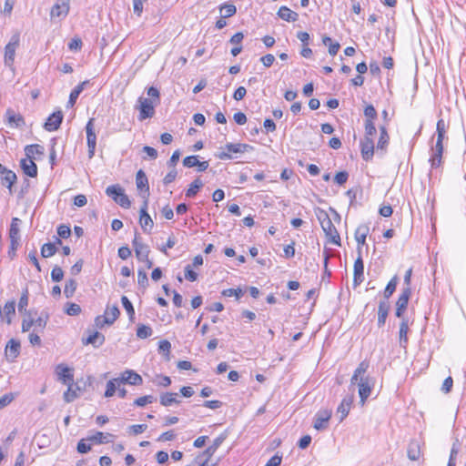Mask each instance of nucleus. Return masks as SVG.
<instances>
[{
	"mask_svg": "<svg viewBox=\"0 0 466 466\" xmlns=\"http://www.w3.org/2000/svg\"><path fill=\"white\" fill-rule=\"evenodd\" d=\"M106 194L116 204H130L125 189L119 184L107 187Z\"/></svg>",
	"mask_w": 466,
	"mask_h": 466,
	"instance_id": "1",
	"label": "nucleus"
},
{
	"mask_svg": "<svg viewBox=\"0 0 466 466\" xmlns=\"http://www.w3.org/2000/svg\"><path fill=\"white\" fill-rule=\"evenodd\" d=\"M20 44L19 35L12 36L10 42L5 47L4 60L5 64L8 66H13L15 62V51Z\"/></svg>",
	"mask_w": 466,
	"mask_h": 466,
	"instance_id": "2",
	"label": "nucleus"
},
{
	"mask_svg": "<svg viewBox=\"0 0 466 466\" xmlns=\"http://www.w3.org/2000/svg\"><path fill=\"white\" fill-rule=\"evenodd\" d=\"M136 186L137 194L147 202L149 196V186L147 177L142 169L136 174Z\"/></svg>",
	"mask_w": 466,
	"mask_h": 466,
	"instance_id": "3",
	"label": "nucleus"
},
{
	"mask_svg": "<svg viewBox=\"0 0 466 466\" xmlns=\"http://www.w3.org/2000/svg\"><path fill=\"white\" fill-rule=\"evenodd\" d=\"M411 296V288H402L401 293L400 294L396 301L395 315L397 318L402 319L407 309L410 298Z\"/></svg>",
	"mask_w": 466,
	"mask_h": 466,
	"instance_id": "4",
	"label": "nucleus"
},
{
	"mask_svg": "<svg viewBox=\"0 0 466 466\" xmlns=\"http://www.w3.org/2000/svg\"><path fill=\"white\" fill-rule=\"evenodd\" d=\"M157 105L150 101L148 98H138V119L143 121L147 118H151L155 115V106Z\"/></svg>",
	"mask_w": 466,
	"mask_h": 466,
	"instance_id": "5",
	"label": "nucleus"
},
{
	"mask_svg": "<svg viewBox=\"0 0 466 466\" xmlns=\"http://www.w3.org/2000/svg\"><path fill=\"white\" fill-rule=\"evenodd\" d=\"M251 147L248 144H243V143H236V144H233V143H228L225 147H224V151H222L220 154H219V158L220 159H231L232 158V154H237V153H243L245 151L248 150V148H250Z\"/></svg>",
	"mask_w": 466,
	"mask_h": 466,
	"instance_id": "6",
	"label": "nucleus"
},
{
	"mask_svg": "<svg viewBox=\"0 0 466 466\" xmlns=\"http://www.w3.org/2000/svg\"><path fill=\"white\" fill-rule=\"evenodd\" d=\"M88 157H93L96 147V135L94 130V118H90L86 126Z\"/></svg>",
	"mask_w": 466,
	"mask_h": 466,
	"instance_id": "7",
	"label": "nucleus"
},
{
	"mask_svg": "<svg viewBox=\"0 0 466 466\" xmlns=\"http://www.w3.org/2000/svg\"><path fill=\"white\" fill-rule=\"evenodd\" d=\"M358 258L354 262V285H360L364 279V263L362 259L361 248H357Z\"/></svg>",
	"mask_w": 466,
	"mask_h": 466,
	"instance_id": "8",
	"label": "nucleus"
},
{
	"mask_svg": "<svg viewBox=\"0 0 466 466\" xmlns=\"http://www.w3.org/2000/svg\"><path fill=\"white\" fill-rule=\"evenodd\" d=\"M331 417V411L329 410H319L314 417L313 427L317 431H324L328 428L329 420Z\"/></svg>",
	"mask_w": 466,
	"mask_h": 466,
	"instance_id": "9",
	"label": "nucleus"
},
{
	"mask_svg": "<svg viewBox=\"0 0 466 466\" xmlns=\"http://www.w3.org/2000/svg\"><path fill=\"white\" fill-rule=\"evenodd\" d=\"M121 384H128L133 386L141 385L143 382L142 377L133 370H126L118 377Z\"/></svg>",
	"mask_w": 466,
	"mask_h": 466,
	"instance_id": "10",
	"label": "nucleus"
},
{
	"mask_svg": "<svg viewBox=\"0 0 466 466\" xmlns=\"http://www.w3.org/2000/svg\"><path fill=\"white\" fill-rule=\"evenodd\" d=\"M19 165L25 176L32 178H35L37 177L38 168L35 161L25 157L20 159Z\"/></svg>",
	"mask_w": 466,
	"mask_h": 466,
	"instance_id": "11",
	"label": "nucleus"
},
{
	"mask_svg": "<svg viewBox=\"0 0 466 466\" xmlns=\"http://www.w3.org/2000/svg\"><path fill=\"white\" fill-rule=\"evenodd\" d=\"M326 237L329 238V242L340 246V237L336 229L332 220L330 222H325L324 225L321 226Z\"/></svg>",
	"mask_w": 466,
	"mask_h": 466,
	"instance_id": "12",
	"label": "nucleus"
},
{
	"mask_svg": "<svg viewBox=\"0 0 466 466\" xmlns=\"http://www.w3.org/2000/svg\"><path fill=\"white\" fill-rule=\"evenodd\" d=\"M63 117L64 116L61 110L54 112L47 117L46 121L45 122V129L50 132L57 130L60 127Z\"/></svg>",
	"mask_w": 466,
	"mask_h": 466,
	"instance_id": "13",
	"label": "nucleus"
},
{
	"mask_svg": "<svg viewBox=\"0 0 466 466\" xmlns=\"http://www.w3.org/2000/svg\"><path fill=\"white\" fill-rule=\"evenodd\" d=\"M24 151L25 157L36 161L44 156L45 147L39 144H31L25 146Z\"/></svg>",
	"mask_w": 466,
	"mask_h": 466,
	"instance_id": "14",
	"label": "nucleus"
},
{
	"mask_svg": "<svg viewBox=\"0 0 466 466\" xmlns=\"http://www.w3.org/2000/svg\"><path fill=\"white\" fill-rule=\"evenodd\" d=\"M56 373L58 377V380L67 385L71 382H74V374L70 368H68L65 364H58L56 368Z\"/></svg>",
	"mask_w": 466,
	"mask_h": 466,
	"instance_id": "15",
	"label": "nucleus"
},
{
	"mask_svg": "<svg viewBox=\"0 0 466 466\" xmlns=\"http://www.w3.org/2000/svg\"><path fill=\"white\" fill-rule=\"evenodd\" d=\"M133 247H134V249L136 252V257L139 261L147 260V257L149 254V248H148V246L143 244L140 241L137 233L133 239Z\"/></svg>",
	"mask_w": 466,
	"mask_h": 466,
	"instance_id": "16",
	"label": "nucleus"
},
{
	"mask_svg": "<svg viewBox=\"0 0 466 466\" xmlns=\"http://www.w3.org/2000/svg\"><path fill=\"white\" fill-rule=\"evenodd\" d=\"M374 142L372 138H363L360 140V152L365 161H370L374 156Z\"/></svg>",
	"mask_w": 466,
	"mask_h": 466,
	"instance_id": "17",
	"label": "nucleus"
},
{
	"mask_svg": "<svg viewBox=\"0 0 466 466\" xmlns=\"http://www.w3.org/2000/svg\"><path fill=\"white\" fill-rule=\"evenodd\" d=\"M1 174V183L3 186L6 187L9 189V192H12L13 186L16 183L17 177L15 173L10 169H7L4 167V169L0 171Z\"/></svg>",
	"mask_w": 466,
	"mask_h": 466,
	"instance_id": "18",
	"label": "nucleus"
},
{
	"mask_svg": "<svg viewBox=\"0 0 466 466\" xmlns=\"http://www.w3.org/2000/svg\"><path fill=\"white\" fill-rule=\"evenodd\" d=\"M20 342L11 339L5 346V356L9 361H14L20 353Z\"/></svg>",
	"mask_w": 466,
	"mask_h": 466,
	"instance_id": "19",
	"label": "nucleus"
},
{
	"mask_svg": "<svg viewBox=\"0 0 466 466\" xmlns=\"http://www.w3.org/2000/svg\"><path fill=\"white\" fill-rule=\"evenodd\" d=\"M371 393V385L369 377H361L359 382V395L363 405Z\"/></svg>",
	"mask_w": 466,
	"mask_h": 466,
	"instance_id": "20",
	"label": "nucleus"
},
{
	"mask_svg": "<svg viewBox=\"0 0 466 466\" xmlns=\"http://www.w3.org/2000/svg\"><path fill=\"white\" fill-rule=\"evenodd\" d=\"M6 123L11 127H19L25 125V119L21 114L8 108L5 112Z\"/></svg>",
	"mask_w": 466,
	"mask_h": 466,
	"instance_id": "21",
	"label": "nucleus"
},
{
	"mask_svg": "<svg viewBox=\"0 0 466 466\" xmlns=\"http://www.w3.org/2000/svg\"><path fill=\"white\" fill-rule=\"evenodd\" d=\"M69 12V0L55 4L50 11L52 18L66 17Z\"/></svg>",
	"mask_w": 466,
	"mask_h": 466,
	"instance_id": "22",
	"label": "nucleus"
},
{
	"mask_svg": "<svg viewBox=\"0 0 466 466\" xmlns=\"http://www.w3.org/2000/svg\"><path fill=\"white\" fill-rule=\"evenodd\" d=\"M147 206H143L140 209L139 224L146 233H150L153 228L154 222L147 211Z\"/></svg>",
	"mask_w": 466,
	"mask_h": 466,
	"instance_id": "23",
	"label": "nucleus"
},
{
	"mask_svg": "<svg viewBox=\"0 0 466 466\" xmlns=\"http://www.w3.org/2000/svg\"><path fill=\"white\" fill-rule=\"evenodd\" d=\"M353 395H347L342 399L337 409V412L340 414L339 421H342L348 416L353 402Z\"/></svg>",
	"mask_w": 466,
	"mask_h": 466,
	"instance_id": "24",
	"label": "nucleus"
},
{
	"mask_svg": "<svg viewBox=\"0 0 466 466\" xmlns=\"http://www.w3.org/2000/svg\"><path fill=\"white\" fill-rule=\"evenodd\" d=\"M390 306L387 300H380L378 306V326L383 327L386 323L387 317L389 315Z\"/></svg>",
	"mask_w": 466,
	"mask_h": 466,
	"instance_id": "25",
	"label": "nucleus"
},
{
	"mask_svg": "<svg viewBox=\"0 0 466 466\" xmlns=\"http://www.w3.org/2000/svg\"><path fill=\"white\" fill-rule=\"evenodd\" d=\"M390 142V136L388 134L387 128L384 126L380 127V138L377 143V151L378 153L380 151V155L383 156L386 152L387 147Z\"/></svg>",
	"mask_w": 466,
	"mask_h": 466,
	"instance_id": "26",
	"label": "nucleus"
},
{
	"mask_svg": "<svg viewBox=\"0 0 466 466\" xmlns=\"http://www.w3.org/2000/svg\"><path fill=\"white\" fill-rule=\"evenodd\" d=\"M409 321L408 319L402 318L401 322L400 324V330H399V341L400 346L403 349L407 348L408 345V332H409Z\"/></svg>",
	"mask_w": 466,
	"mask_h": 466,
	"instance_id": "27",
	"label": "nucleus"
},
{
	"mask_svg": "<svg viewBox=\"0 0 466 466\" xmlns=\"http://www.w3.org/2000/svg\"><path fill=\"white\" fill-rule=\"evenodd\" d=\"M67 386L66 391L64 392V400L70 403L80 396L81 388L73 382L67 384Z\"/></svg>",
	"mask_w": 466,
	"mask_h": 466,
	"instance_id": "28",
	"label": "nucleus"
},
{
	"mask_svg": "<svg viewBox=\"0 0 466 466\" xmlns=\"http://www.w3.org/2000/svg\"><path fill=\"white\" fill-rule=\"evenodd\" d=\"M104 342L105 336L98 331H95L89 334L86 339H83L84 344H91L94 348H99L104 344Z\"/></svg>",
	"mask_w": 466,
	"mask_h": 466,
	"instance_id": "29",
	"label": "nucleus"
},
{
	"mask_svg": "<svg viewBox=\"0 0 466 466\" xmlns=\"http://www.w3.org/2000/svg\"><path fill=\"white\" fill-rule=\"evenodd\" d=\"M370 228L367 225H360L355 231V239L358 243L357 248L363 247L366 243V238L369 234Z\"/></svg>",
	"mask_w": 466,
	"mask_h": 466,
	"instance_id": "30",
	"label": "nucleus"
},
{
	"mask_svg": "<svg viewBox=\"0 0 466 466\" xmlns=\"http://www.w3.org/2000/svg\"><path fill=\"white\" fill-rule=\"evenodd\" d=\"M89 84L88 80H85L79 83L70 93L67 101V107H73L76 102L80 93L84 90L85 86Z\"/></svg>",
	"mask_w": 466,
	"mask_h": 466,
	"instance_id": "31",
	"label": "nucleus"
},
{
	"mask_svg": "<svg viewBox=\"0 0 466 466\" xmlns=\"http://www.w3.org/2000/svg\"><path fill=\"white\" fill-rule=\"evenodd\" d=\"M120 311L116 305L112 307H107L105 315L103 322L106 323L107 325H112L116 319L119 317Z\"/></svg>",
	"mask_w": 466,
	"mask_h": 466,
	"instance_id": "32",
	"label": "nucleus"
},
{
	"mask_svg": "<svg viewBox=\"0 0 466 466\" xmlns=\"http://www.w3.org/2000/svg\"><path fill=\"white\" fill-rule=\"evenodd\" d=\"M278 15L279 18L287 22H295L299 17V15L296 12L285 5L279 7Z\"/></svg>",
	"mask_w": 466,
	"mask_h": 466,
	"instance_id": "33",
	"label": "nucleus"
},
{
	"mask_svg": "<svg viewBox=\"0 0 466 466\" xmlns=\"http://www.w3.org/2000/svg\"><path fill=\"white\" fill-rule=\"evenodd\" d=\"M113 439L114 435L110 433H104L101 431H97L94 435L88 437L89 441L96 442L97 444L112 442Z\"/></svg>",
	"mask_w": 466,
	"mask_h": 466,
	"instance_id": "34",
	"label": "nucleus"
},
{
	"mask_svg": "<svg viewBox=\"0 0 466 466\" xmlns=\"http://www.w3.org/2000/svg\"><path fill=\"white\" fill-rule=\"evenodd\" d=\"M408 458L410 461H418L420 457V446L419 441H411L409 443L408 451H407Z\"/></svg>",
	"mask_w": 466,
	"mask_h": 466,
	"instance_id": "35",
	"label": "nucleus"
},
{
	"mask_svg": "<svg viewBox=\"0 0 466 466\" xmlns=\"http://www.w3.org/2000/svg\"><path fill=\"white\" fill-rule=\"evenodd\" d=\"M121 382L119 381V379L118 377L117 378H114L112 380H109L107 382H106V391H105V397L106 398H111L115 395L117 388H119L121 386Z\"/></svg>",
	"mask_w": 466,
	"mask_h": 466,
	"instance_id": "36",
	"label": "nucleus"
},
{
	"mask_svg": "<svg viewBox=\"0 0 466 466\" xmlns=\"http://www.w3.org/2000/svg\"><path fill=\"white\" fill-rule=\"evenodd\" d=\"M28 300H29V292H28V289H25L23 290L22 295L19 299V302H18V311L21 314L29 315L30 311H28L26 309V307L28 306Z\"/></svg>",
	"mask_w": 466,
	"mask_h": 466,
	"instance_id": "37",
	"label": "nucleus"
},
{
	"mask_svg": "<svg viewBox=\"0 0 466 466\" xmlns=\"http://www.w3.org/2000/svg\"><path fill=\"white\" fill-rule=\"evenodd\" d=\"M398 282H399V278L398 276H394L390 281L389 283L387 284L385 289H384V292H383V296H384V299L383 300H387L389 301V299L392 296V294L395 292L396 290V288H397V285H398Z\"/></svg>",
	"mask_w": 466,
	"mask_h": 466,
	"instance_id": "38",
	"label": "nucleus"
},
{
	"mask_svg": "<svg viewBox=\"0 0 466 466\" xmlns=\"http://www.w3.org/2000/svg\"><path fill=\"white\" fill-rule=\"evenodd\" d=\"M322 43L329 47V54L330 56H335L339 52L340 48V45L339 42H333L329 36H323Z\"/></svg>",
	"mask_w": 466,
	"mask_h": 466,
	"instance_id": "39",
	"label": "nucleus"
},
{
	"mask_svg": "<svg viewBox=\"0 0 466 466\" xmlns=\"http://www.w3.org/2000/svg\"><path fill=\"white\" fill-rule=\"evenodd\" d=\"M226 434L221 433L219 436H218L214 441L212 445L208 446L206 449V457H210L213 455V453L216 451V450L221 445V443L225 441Z\"/></svg>",
	"mask_w": 466,
	"mask_h": 466,
	"instance_id": "40",
	"label": "nucleus"
},
{
	"mask_svg": "<svg viewBox=\"0 0 466 466\" xmlns=\"http://www.w3.org/2000/svg\"><path fill=\"white\" fill-rule=\"evenodd\" d=\"M177 402V393L166 392L160 396V403L163 406H170Z\"/></svg>",
	"mask_w": 466,
	"mask_h": 466,
	"instance_id": "41",
	"label": "nucleus"
},
{
	"mask_svg": "<svg viewBox=\"0 0 466 466\" xmlns=\"http://www.w3.org/2000/svg\"><path fill=\"white\" fill-rule=\"evenodd\" d=\"M21 220L17 218H14L11 222L9 228V238L10 239H20L19 236V224Z\"/></svg>",
	"mask_w": 466,
	"mask_h": 466,
	"instance_id": "42",
	"label": "nucleus"
},
{
	"mask_svg": "<svg viewBox=\"0 0 466 466\" xmlns=\"http://www.w3.org/2000/svg\"><path fill=\"white\" fill-rule=\"evenodd\" d=\"M57 251V247H56V243H46L42 246L41 255L44 258H50L54 256Z\"/></svg>",
	"mask_w": 466,
	"mask_h": 466,
	"instance_id": "43",
	"label": "nucleus"
},
{
	"mask_svg": "<svg viewBox=\"0 0 466 466\" xmlns=\"http://www.w3.org/2000/svg\"><path fill=\"white\" fill-rule=\"evenodd\" d=\"M4 313L5 315L7 324H10L12 321L11 317L13 315H15V300H10L5 303V305L4 307Z\"/></svg>",
	"mask_w": 466,
	"mask_h": 466,
	"instance_id": "44",
	"label": "nucleus"
},
{
	"mask_svg": "<svg viewBox=\"0 0 466 466\" xmlns=\"http://www.w3.org/2000/svg\"><path fill=\"white\" fill-rule=\"evenodd\" d=\"M121 302L129 317L130 321H133L135 318V309L132 302L126 296H122Z\"/></svg>",
	"mask_w": 466,
	"mask_h": 466,
	"instance_id": "45",
	"label": "nucleus"
},
{
	"mask_svg": "<svg viewBox=\"0 0 466 466\" xmlns=\"http://www.w3.org/2000/svg\"><path fill=\"white\" fill-rule=\"evenodd\" d=\"M237 12V8L232 4H223L220 5V13L223 18L233 16Z\"/></svg>",
	"mask_w": 466,
	"mask_h": 466,
	"instance_id": "46",
	"label": "nucleus"
},
{
	"mask_svg": "<svg viewBox=\"0 0 466 466\" xmlns=\"http://www.w3.org/2000/svg\"><path fill=\"white\" fill-rule=\"evenodd\" d=\"M77 287V283L75 279H70L66 282L65 289H64V294L66 298H71Z\"/></svg>",
	"mask_w": 466,
	"mask_h": 466,
	"instance_id": "47",
	"label": "nucleus"
},
{
	"mask_svg": "<svg viewBox=\"0 0 466 466\" xmlns=\"http://www.w3.org/2000/svg\"><path fill=\"white\" fill-rule=\"evenodd\" d=\"M47 320H48L47 315L46 317L39 316L35 319H34V329H35L36 331L44 332V329H46V324H47Z\"/></svg>",
	"mask_w": 466,
	"mask_h": 466,
	"instance_id": "48",
	"label": "nucleus"
},
{
	"mask_svg": "<svg viewBox=\"0 0 466 466\" xmlns=\"http://www.w3.org/2000/svg\"><path fill=\"white\" fill-rule=\"evenodd\" d=\"M153 333L151 327L147 325H139L137 329V336L139 339H147Z\"/></svg>",
	"mask_w": 466,
	"mask_h": 466,
	"instance_id": "49",
	"label": "nucleus"
},
{
	"mask_svg": "<svg viewBox=\"0 0 466 466\" xmlns=\"http://www.w3.org/2000/svg\"><path fill=\"white\" fill-rule=\"evenodd\" d=\"M183 165L187 167H202L203 163L199 161L198 156H188L184 158Z\"/></svg>",
	"mask_w": 466,
	"mask_h": 466,
	"instance_id": "50",
	"label": "nucleus"
},
{
	"mask_svg": "<svg viewBox=\"0 0 466 466\" xmlns=\"http://www.w3.org/2000/svg\"><path fill=\"white\" fill-rule=\"evenodd\" d=\"M364 128H365L364 138H372V137L377 132L376 127H375V123L372 122L371 120H365Z\"/></svg>",
	"mask_w": 466,
	"mask_h": 466,
	"instance_id": "51",
	"label": "nucleus"
},
{
	"mask_svg": "<svg viewBox=\"0 0 466 466\" xmlns=\"http://www.w3.org/2000/svg\"><path fill=\"white\" fill-rule=\"evenodd\" d=\"M315 213L320 226L324 225L325 222H330L332 220L329 213L320 208H317Z\"/></svg>",
	"mask_w": 466,
	"mask_h": 466,
	"instance_id": "52",
	"label": "nucleus"
},
{
	"mask_svg": "<svg viewBox=\"0 0 466 466\" xmlns=\"http://www.w3.org/2000/svg\"><path fill=\"white\" fill-rule=\"evenodd\" d=\"M364 115L366 116V120H371L372 122H374L378 116L377 111L372 105H368L364 108Z\"/></svg>",
	"mask_w": 466,
	"mask_h": 466,
	"instance_id": "53",
	"label": "nucleus"
},
{
	"mask_svg": "<svg viewBox=\"0 0 466 466\" xmlns=\"http://www.w3.org/2000/svg\"><path fill=\"white\" fill-rule=\"evenodd\" d=\"M185 279L191 282L198 279V273L194 271L193 267L190 264L185 267Z\"/></svg>",
	"mask_w": 466,
	"mask_h": 466,
	"instance_id": "54",
	"label": "nucleus"
},
{
	"mask_svg": "<svg viewBox=\"0 0 466 466\" xmlns=\"http://www.w3.org/2000/svg\"><path fill=\"white\" fill-rule=\"evenodd\" d=\"M87 441H89L88 438L82 439L78 441L76 450L79 453L84 454V453L88 452L91 450V445L89 443H87Z\"/></svg>",
	"mask_w": 466,
	"mask_h": 466,
	"instance_id": "55",
	"label": "nucleus"
},
{
	"mask_svg": "<svg viewBox=\"0 0 466 466\" xmlns=\"http://www.w3.org/2000/svg\"><path fill=\"white\" fill-rule=\"evenodd\" d=\"M154 400H155V398L152 395H146V396L137 398L134 401V405L138 406V407H144L145 405H147L148 403H152Z\"/></svg>",
	"mask_w": 466,
	"mask_h": 466,
	"instance_id": "56",
	"label": "nucleus"
},
{
	"mask_svg": "<svg viewBox=\"0 0 466 466\" xmlns=\"http://www.w3.org/2000/svg\"><path fill=\"white\" fill-rule=\"evenodd\" d=\"M32 327H34V319L31 317V313H29V315H25L22 321V331L27 332Z\"/></svg>",
	"mask_w": 466,
	"mask_h": 466,
	"instance_id": "57",
	"label": "nucleus"
},
{
	"mask_svg": "<svg viewBox=\"0 0 466 466\" xmlns=\"http://www.w3.org/2000/svg\"><path fill=\"white\" fill-rule=\"evenodd\" d=\"M222 295L225 297H236L238 299L243 295V290L240 288L238 289H227L222 291Z\"/></svg>",
	"mask_w": 466,
	"mask_h": 466,
	"instance_id": "58",
	"label": "nucleus"
},
{
	"mask_svg": "<svg viewBox=\"0 0 466 466\" xmlns=\"http://www.w3.org/2000/svg\"><path fill=\"white\" fill-rule=\"evenodd\" d=\"M57 235L62 238H68L71 236V228L69 226L61 224L57 227Z\"/></svg>",
	"mask_w": 466,
	"mask_h": 466,
	"instance_id": "59",
	"label": "nucleus"
},
{
	"mask_svg": "<svg viewBox=\"0 0 466 466\" xmlns=\"http://www.w3.org/2000/svg\"><path fill=\"white\" fill-rule=\"evenodd\" d=\"M64 278V271L58 266H55L51 271V279L53 281L59 282Z\"/></svg>",
	"mask_w": 466,
	"mask_h": 466,
	"instance_id": "60",
	"label": "nucleus"
},
{
	"mask_svg": "<svg viewBox=\"0 0 466 466\" xmlns=\"http://www.w3.org/2000/svg\"><path fill=\"white\" fill-rule=\"evenodd\" d=\"M201 187L202 182L200 180L194 181L187 190L186 196L189 198L195 196Z\"/></svg>",
	"mask_w": 466,
	"mask_h": 466,
	"instance_id": "61",
	"label": "nucleus"
},
{
	"mask_svg": "<svg viewBox=\"0 0 466 466\" xmlns=\"http://www.w3.org/2000/svg\"><path fill=\"white\" fill-rule=\"evenodd\" d=\"M147 96H149V100L153 101L154 104L157 105L159 103L160 97H159V91L157 88L154 86H150L147 89Z\"/></svg>",
	"mask_w": 466,
	"mask_h": 466,
	"instance_id": "62",
	"label": "nucleus"
},
{
	"mask_svg": "<svg viewBox=\"0 0 466 466\" xmlns=\"http://www.w3.org/2000/svg\"><path fill=\"white\" fill-rule=\"evenodd\" d=\"M81 308L76 303H68L66 308V313L69 316H76L80 313Z\"/></svg>",
	"mask_w": 466,
	"mask_h": 466,
	"instance_id": "63",
	"label": "nucleus"
},
{
	"mask_svg": "<svg viewBox=\"0 0 466 466\" xmlns=\"http://www.w3.org/2000/svg\"><path fill=\"white\" fill-rule=\"evenodd\" d=\"M82 46H83V43H82L81 38H79V37H74L68 43V48L71 51H79L82 48Z\"/></svg>",
	"mask_w": 466,
	"mask_h": 466,
	"instance_id": "64",
	"label": "nucleus"
}]
</instances>
